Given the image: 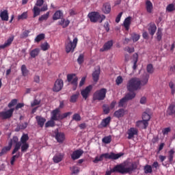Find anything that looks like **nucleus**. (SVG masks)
Segmentation results:
<instances>
[{
  "label": "nucleus",
  "mask_w": 175,
  "mask_h": 175,
  "mask_svg": "<svg viewBox=\"0 0 175 175\" xmlns=\"http://www.w3.org/2000/svg\"><path fill=\"white\" fill-rule=\"evenodd\" d=\"M137 169V165L132 163L129 167H125L122 164L116 165L113 169L105 172V175H111V173H120V174H131Z\"/></svg>",
  "instance_id": "obj_1"
},
{
  "label": "nucleus",
  "mask_w": 175,
  "mask_h": 175,
  "mask_svg": "<svg viewBox=\"0 0 175 175\" xmlns=\"http://www.w3.org/2000/svg\"><path fill=\"white\" fill-rule=\"evenodd\" d=\"M142 82L140 79L137 77L131 78L126 83V89L129 94H135V91H137L142 88Z\"/></svg>",
  "instance_id": "obj_2"
},
{
  "label": "nucleus",
  "mask_w": 175,
  "mask_h": 175,
  "mask_svg": "<svg viewBox=\"0 0 175 175\" xmlns=\"http://www.w3.org/2000/svg\"><path fill=\"white\" fill-rule=\"evenodd\" d=\"M121 157H122V154L121 153H118V154H116L114 152H111L110 154L109 153H104L102 154L99 156H96L94 159V160H93V162L94 163H98V162H102V161H103V158H105V159H113V160H116V159H118L119 158H121Z\"/></svg>",
  "instance_id": "obj_3"
},
{
  "label": "nucleus",
  "mask_w": 175,
  "mask_h": 175,
  "mask_svg": "<svg viewBox=\"0 0 175 175\" xmlns=\"http://www.w3.org/2000/svg\"><path fill=\"white\" fill-rule=\"evenodd\" d=\"M78 42L79 39L77 38H75L72 41L70 37H68L67 40L65 42L66 53H67V54H69V53H74L75 49L77 47Z\"/></svg>",
  "instance_id": "obj_4"
},
{
  "label": "nucleus",
  "mask_w": 175,
  "mask_h": 175,
  "mask_svg": "<svg viewBox=\"0 0 175 175\" xmlns=\"http://www.w3.org/2000/svg\"><path fill=\"white\" fill-rule=\"evenodd\" d=\"M88 17L91 23H102L103 20L106 19V16L100 15L98 12H92L88 14Z\"/></svg>",
  "instance_id": "obj_5"
},
{
  "label": "nucleus",
  "mask_w": 175,
  "mask_h": 175,
  "mask_svg": "<svg viewBox=\"0 0 175 175\" xmlns=\"http://www.w3.org/2000/svg\"><path fill=\"white\" fill-rule=\"evenodd\" d=\"M106 94H107V90L101 88L94 92L93 99L94 100H104L105 98H106Z\"/></svg>",
  "instance_id": "obj_6"
},
{
  "label": "nucleus",
  "mask_w": 175,
  "mask_h": 175,
  "mask_svg": "<svg viewBox=\"0 0 175 175\" xmlns=\"http://www.w3.org/2000/svg\"><path fill=\"white\" fill-rule=\"evenodd\" d=\"M136 96V93H128L120 100L118 103V107H124L125 105L128 103V100H132Z\"/></svg>",
  "instance_id": "obj_7"
},
{
  "label": "nucleus",
  "mask_w": 175,
  "mask_h": 175,
  "mask_svg": "<svg viewBox=\"0 0 175 175\" xmlns=\"http://www.w3.org/2000/svg\"><path fill=\"white\" fill-rule=\"evenodd\" d=\"M67 81L73 85V91H76V90H77V81H79V78L76 76V74H68L67 75Z\"/></svg>",
  "instance_id": "obj_8"
},
{
  "label": "nucleus",
  "mask_w": 175,
  "mask_h": 175,
  "mask_svg": "<svg viewBox=\"0 0 175 175\" xmlns=\"http://www.w3.org/2000/svg\"><path fill=\"white\" fill-rule=\"evenodd\" d=\"M8 144H11V148L12 146H13V144H15V147L12 152V155H14V154H16V152H17V151H18V150H20V148L21 147V142H18V137L16 136L13 137L12 139H11Z\"/></svg>",
  "instance_id": "obj_9"
},
{
  "label": "nucleus",
  "mask_w": 175,
  "mask_h": 175,
  "mask_svg": "<svg viewBox=\"0 0 175 175\" xmlns=\"http://www.w3.org/2000/svg\"><path fill=\"white\" fill-rule=\"evenodd\" d=\"M13 113H14V108H11L7 111H0L1 120H9L13 117Z\"/></svg>",
  "instance_id": "obj_10"
},
{
  "label": "nucleus",
  "mask_w": 175,
  "mask_h": 175,
  "mask_svg": "<svg viewBox=\"0 0 175 175\" xmlns=\"http://www.w3.org/2000/svg\"><path fill=\"white\" fill-rule=\"evenodd\" d=\"M64 88V81L62 79H57L55 81L54 86L53 88L54 92H59Z\"/></svg>",
  "instance_id": "obj_11"
},
{
  "label": "nucleus",
  "mask_w": 175,
  "mask_h": 175,
  "mask_svg": "<svg viewBox=\"0 0 175 175\" xmlns=\"http://www.w3.org/2000/svg\"><path fill=\"white\" fill-rule=\"evenodd\" d=\"M138 133H139V131L137 130V129L135 127H131L127 131V135H128L127 139L131 140V139H133L135 136H137Z\"/></svg>",
  "instance_id": "obj_12"
},
{
  "label": "nucleus",
  "mask_w": 175,
  "mask_h": 175,
  "mask_svg": "<svg viewBox=\"0 0 175 175\" xmlns=\"http://www.w3.org/2000/svg\"><path fill=\"white\" fill-rule=\"evenodd\" d=\"M55 138L57 140V143H64L65 141V134L58 131V129H56L55 131Z\"/></svg>",
  "instance_id": "obj_13"
},
{
  "label": "nucleus",
  "mask_w": 175,
  "mask_h": 175,
  "mask_svg": "<svg viewBox=\"0 0 175 175\" xmlns=\"http://www.w3.org/2000/svg\"><path fill=\"white\" fill-rule=\"evenodd\" d=\"M92 90V85H90L88 87H86L84 90L81 91V94L82 95L83 99H87L88 98V96L90 95V93Z\"/></svg>",
  "instance_id": "obj_14"
},
{
  "label": "nucleus",
  "mask_w": 175,
  "mask_h": 175,
  "mask_svg": "<svg viewBox=\"0 0 175 175\" xmlns=\"http://www.w3.org/2000/svg\"><path fill=\"white\" fill-rule=\"evenodd\" d=\"M135 126L137 128H141V129H146L148 126V122L144 120H138L135 123Z\"/></svg>",
  "instance_id": "obj_15"
},
{
  "label": "nucleus",
  "mask_w": 175,
  "mask_h": 175,
  "mask_svg": "<svg viewBox=\"0 0 175 175\" xmlns=\"http://www.w3.org/2000/svg\"><path fill=\"white\" fill-rule=\"evenodd\" d=\"M83 154H84V151L82 150H77L71 154V159H72V161H76V159H79Z\"/></svg>",
  "instance_id": "obj_16"
},
{
  "label": "nucleus",
  "mask_w": 175,
  "mask_h": 175,
  "mask_svg": "<svg viewBox=\"0 0 175 175\" xmlns=\"http://www.w3.org/2000/svg\"><path fill=\"white\" fill-rule=\"evenodd\" d=\"M59 109H55L52 111L51 112V119L54 121H59V116H60Z\"/></svg>",
  "instance_id": "obj_17"
},
{
  "label": "nucleus",
  "mask_w": 175,
  "mask_h": 175,
  "mask_svg": "<svg viewBox=\"0 0 175 175\" xmlns=\"http://www.w3.org/2000/svg\"><path fill=\"white\" fill-rule=\"evenodd\" d=\"M0 18L2 21H9V12H8V10H0Z\"/></svg>",
  "instance_id": "obj_18"
},
{
  "label": "nucleus",
  "mask_w": 175,
  "mask_h": 175,
  "mask_svg": "<svg viewBox=\"0 0 175 175\" xmlns=\"http://www.w3.org/2000/svg\"><path fill=\"white\" fill-rule=\"evenodd\" d=\"M145 6L146 9V12L149 14L152 13V10H154V5H152V2L150 0H146L145 2Z\"/></svg>",
  "instance_id": "obj_19"
},
{
  "label": "nucleus",
  "mask_w": 175,
  "mask_h": 175,
  "mask_svg": "<svg viewBox=\"0 0 175 175\" xmlns=\"http://www.w3.org/2000/svg\"><path fill=\"white\" fill-rule=\"evenodd\" d=\"M132 23V16H128L126 18L123 23V26L124 27L126 31H129L131 24Z\"/></svg>",
  "instance_id": "obj_20"
},
{
  "label": "nucleus",
  "mask_w": 175,
  "mask_h": 175,
  "mask_svg": "<svg viewBox=\"0 0 175 175\" xmlns=\"http://www.w3.org/2000/svg\"><path fill=\"white\" fill-rule=\"evenodd\" d=\"M150 109H148L146 110V111H144L142 113V120H144V121H146V122H148V121H150V120H151V112H150Z\"/></svg>",
  "instance_id": "obj_21"
},
{
  "label": "nucleus",
  "mask_w": 175,
  "mask_h": 175,
  "mask_svg": "<svg viewBox=\"0 0 175 175\" xmlns=\"http://www.w3.org/2000/svg\"><path fill=\"white\" fill-rule=\"evenodd\" d=\"M64 154L62 153H57L54 155L53 157V161L54 163H59V162H62V159H64Z\"/></svg>",
  "instance_id": "obj_22"
},
{
  "label": "nucleus",
  "mask_w": 175,
  "mask_h": 175,
  "mask_svg": "<svg viewBox=\"0 0 175 175\" xmlns=\"http://www.w3.org/2000/svg\"><path fill=\"white\" fill-rule=\"evenodd\" d=\"M111 47H113V40H109L104 44L103 47L100 49V51H108Z\"/></svg>",
  "instance_id": "obj_23"
},
{
  "label": "nucleus",
  "mask_w": 175,
  "mask_h": 175,
  "mask_svg": "<svg viewBox=\"0 0 175 175\" xmlns=\"http://www.w3.org/2000/svg\"><path fill=\"white\" fill-rule=\"evenodd\" d=\"M102 12L105 14H109L111 12V5L109 3H105L103 5Z\"/></svg>",
  "instance_id": "obj_24"
},
{
  "label": "nucleus",
  "mask_w": 175,
  "mask_h": 175,
  "mask_svg": "<svg viewBox=\"0 0 175 175\" xmlns=\"http://www.w3.org/2000/svg\"><path fill=\"white\" fill-rule=\"evenodd\" d=\"M14 40V37H10L3 44L0 45V49H6V47H9Z\"/></svg>",
  "instance_id": "obj_25"
},
{
  "label": "nucleus",
  "mask_w": 175,
  "mask_h": 175,
  "mask_svg": "<svg viewBox=\"0 0 175 175\" xmlns=\"http://www.w3.org/2000/svg\"><path fill=\"white\" fill-rule=\"evenodd\" d=\"M148 31L150 35L154 36V35H155V32H157V25H155V23H150L148 28Z\"/></svg>",
  "instance_id": "obj_26"
},
{
  "label": "nucleus",
  "mask_w": 175,
  "mask_h": 175,
  "mask_svg": "<svg viewBox=\"0 0 175 175\" xmlns=\"http://www.w3.org/2000/svg\"><path fill=\"white\" fill-rule=\"evenodd\" d=\"M62 17H64V12H62L61 10H57L54 13L53 16V20L55 21L62 18Z\"/></svg>",
  "instance_id": "obj_27"
},
{
  "label": "nucleus",
  "mask_w": 175,
  "mask_h": 175,
  "mask_svg": "<svg viewBox=\"0 0 175 175\" xmlns=\"http://www.w3.org/2000/svg\"><path fill=\"white\" fill-rule=\"evenodd\" d=\"M175 114V103L170 105L167 109V116H174Z\"/></svg>",
  "instance_id": "obj_28"
},
{
  "label": "nucleus",
  "mask_w": 175,
  "mask_h": 175,
  "mask_svg": "<svg viewBox=\"0 0 175 175\" xmlns=\"http://www.w3.org/2000/svg\"><path fill=\"white\" fill-rule=\"evenodd\" d=\"M36 119L38 125H39L40 128H43V126H44V122H46V118L42 116H36Z\"/></svg>",
  "instance_id": "obj_29"
},
{
  "label": "nucleus",
  "mask_w": 175,
  "mask_h": 175,
  "mask_svg": "<svg viewBox=\"0 0 175 175\" xmlns=\"http://www.w3.org/2000/svg\"><path fill=\"white\" fill-rule=\"evenodd\" d=\"M113 116L116 118H121V117L125 116V110L124 109H120L114 112Z\"/></svg>",
  "instance_id": "obj_30"
},
{
  "label": "nucleus",
  "mask_w": 175,
  "mask_h": 175,
  "mask_svg": "<svg viewBox=\"0 0 175 175\" xmlns=\"http://www.w3.org/2000/svg\"><path fill=\"white\" fill-rule=\"evenodd\" d=\"M99 75H100V68L98 67L95 71L92 73V77L94 81L96 82L99 80Z\"/></svg>",
  "instance_id": "obj_31"
},
{
  "label": "nucleus",
  "mask_w": 175,
  "mask_h": 175,
  "mask_svg": "<svg viewBox=\"0 0 175 175\" xmlns=\"http://www.w3.org/2000/svg\"><path fill=\"white\" fill-rule=\"evenodd\" d=\"M111 121V117L108 116L105 119H103V120L100 122V125L103 126V128H106L109 124H110V122Z\"/></svg>",
  "instance_id": "obj_32"
},
{
  "label": "nucleus",
  "mask_w": 175,
  "mask_h": 175,
  "mask_svg": "<svg viewBox=\"0 0 175 175\" xmlns=\"http://www.w3.org/2000/svg\"><path fill=\"white\" fill-rule=\"evenodd\" d=\"M21 70L22 76H23V77H27V76H28V75L29 74V70H28V69L27 68V66H25V64H23L21 66Z\"/></svg>",
  "instance_id": "obj_33"
},
{
  "label": "nucleus",
  "mask_w": 175,
  "mask_h": 175,
  "mask_svg": "<svg viewBox=\"0 0 175 175\" xmlns=\"http://www.w3.org/2000/svg\"><path fill=\"white\" fill-rule=\"evenodd\" d=\"M28 126V122H25V123H22L21 124H18L16 129V132H20V131H23L24 129H26V128Z\"/></svg>",
  "instance_id": "obj_34"
},
{
  "label": "nucleus",
  "mask_w": 175,
  "mask_h": 175,
  "mask_svg": "<svg viewBox=\"0 0 175 175\" xmlns=\"http://www.w3.org/2000/svg\"><path fill=\"white\" fill-rule=\"evenodd\" d=\"M133 57V70H136V69L137 68V61H139V55H137V53H134Z\"/></svg>",
  "instance_id": "obj_35"
},
{
  "label": "nucleus",
  "mask_w": 175,
  "mask_h": 175,
  "mask_svg": "<svg viewBox=\"0 0 175 175\" xmlns=\"http://www.w3.org/2000/svg\"><path fill=\"white\" fill-rule=\"evenodd\" d=\"M148 79H150V75L148 74H144L142 77V80H140L141 85H146L148 83Z\"/></svg>",
  "instance_id": "obj_36"
},
{
  "label": "nucleus",
  "mask_w": 175,
  "mask_h": 175,
  "mask_svg": "<svg viewBox=\"0 0 175 175\" xmlns=\"http://www.w3.org/2000/svg\"><path fill=\"white\" fill-rule=\"evenodd\" d=\"M40 53V49L38 48H36L35 49H33L31 51H30V56L31 58H36L39 55V53Z\"/></svg>",
  "instance_id": "obj_37"
},
{
  "label": "nucleus",
  "mask_w": 175,
  "mask_h": 175,
  "mask_svg": "<svg viewBox=\"0 0 175 175\" xmlns=\"http://www.w3.org/2000/svg\"><path fill=\"white\" fill-rule=\"evenodd\" d=\"M80 95L79 92H77L75 94H72L70 98V103H76L77 102V99H79V96Z\"/></svg>",
  "instance_id": "obj_38"
},
{
  "label": "nucleus",
  "mask_w": 175,
  "mask_h": 175,
  "mask_svg": "<svg viewBox=\"0 0 175 175\" xmlns=\"http://www.w3.org/2000/svg\"><path fill=\"white\" fill-rule=\"evenodd\" d=\"M175 151L174 149H171L168 152V161L170 163H173V159L174 158Z\"/></svg>",
  "instance_id": "obj_39"
},
{
  "label": "nucleus",
  "mask_w": 175,
  "mask_h": 175,
  "mask_svg": "<svg viewBox=\"0 0 175 175\" xmlns=\"http://www.w3.org/2000/svg\"><path fill=\"white\" fill-rule=\"evenodd\" d=\"M40 12H42L40 10V8H39L38 7H37L36 5H34L33 8V18H35V17H38V16L40 15Z\"/></svg>",
  "instance_id": "obj_40"
},
{
  "label": "nucleus",
  "mask_w": 175,
  "mask_h": 175,
  "mask_svg": "<svg viewBox=\"0 0 175 175\" xmlns=\"http://www.w3.org/2000/svg\"><path fill=\"white\" fill-rule=\"evenodd\" d=\"M50 16V12H47L46 14L42 15L39 18L38 21L42 23V21H46Z\"/></svg>",
  "instance_id": "obj_41"
},
{
  "label": "nucleus",
  "mask_w": 175,
  "mask_h": 175,
  "mask_svg": "<svg viewBox=\"0 0 175 175\" xmlns=\"http://www.w3.org/2000/svg\"><path fill=\"white\" fill-rule=\"evenodd\" d=\"M145 174H148V173H152V166L150 165H146L144 167Z\"/></svg>",
  "instance_id": "obj_42"
},
{
  "label": "nucleus",
  "mask_w": 175,
  "mask_h": 175,
  "mask_svg": "<svg viewBox=\"0 0 175 175\" xmlns=\"http://www.w3.org/2000/svg\"><path fill=\"white\" fill-rule=\"evenodd\" d=\"M55 120H48L46 124H45V128H49V126H51V128L55 126V122H54Z\"/></svg>",
  "instance_id": "obj_43"
},
{
  "label": "nucleus",
  "mask_w": 175,
  "mask_h": 175,
  "mask_svg": "<svg viewBox=\"0 0 175 175\" xmlns=\"http://www.w3.org/2000/svg\"><path fill=\"white\" fill-rule=\"evenodd\" d=\"M29 140V137H28V134H23L21 138L20 143L21 144H27V142Z\"/></svg>",
  "instance_id": "obj_44"
},
{
  "label": "nucleus",
  "mask_w": 175,
  "mask_h": 175,
  "mask_svg": "<svg viewBox=\"0 0 175 175\" xmlns=\"http://www.w3.org/2000/svg\"><path fill=\"white\" fill-rule=\"evenodd\" d=\"M131 39H132L133 42L135 43V42H137L139 40V39H140V35L137 34L136 33H133L131 34Z\"/></svg>",
  "instance_id": "obj_45"
},
{
  "label": "nucleus",
  "mask_w": 175,
  "mask_h": 175,
  "mask_svg": "<svg viewBox=\"0 0 175 175\" xmlns=\"http://www.w3.org/2000/svg\"><path fill=\"white\" fill-rule=\"evenodd\" d=\"M20 148H21L22 152H27V150L29 148V144L28 143L21 144Z\"/></svg>",
  "instance_id": "obj_46"
},
{
  "label": "nucleus",
  "mask_w": 175,
  "mask_h": 175,
  "mask_svg": "<svg viewBox=\"0 0 175 175\" xmlns=\"http://www.w3.org/2000/svg\"><path fill=\"white\" fill-rule=\"evenodd\" d=\"M10 150H12V144H10L8 146L3 148L1 152L3 155H4V154H6V152H8V151H10Z\"/></svg>",
  "instance_id": "obj_47"
},
{
  "label": "nucleus",
  "mask_w": 175,
  "mask_h": 175,
  "mask_svg": "<svg viewBox=\"0 0 175 175\" xmlns=\"http://www.w3.org/2000/svg\"><path fill=\"white\" fill-rule=\"evenodd\" d=\"M40 47H41V50H42V51H47V50H49L50 49V44H49L47 43V42H44L43 44H42Z\"/></svg>",
  "instance_id": "obj_48"
},
{
  "label": "nucleus",
  "mask_w": 175,
  "mask_h": 175,
  "mask_svg": "<svg viewBox=\"0 0 175 175\" xmlns=\"http://www.w3.org/2000/svg\"><path fill=\"white\" fill-rule=\"evenodd\" d=\"M146 71L148 73H150V75H152V73H154V66H152V64H149L147 65Z\"/></svg>",
  "instance_id": "obj_49"
},
{
  "label": "nucleus",
  "mask_w": 175,
  "mask_h": 175,
  "mask_svg": "<svg viewBox=\"0 0 175 175\" xmlns=\"http://www.w3.org/2000/svg\"><path fill=\"white\" fill-rule=\"evenodd\" d=\"M102 142L103 143H105V144H109L111 143V135L105 137L104 138H103Z\"/></svg>",
  "instance_id": "obj_50"
},
{
  "label": "nucleus",
  "mask_w": 175,
  "mask_h": 175,
  "mask_svg": "<svg viewBox=\"0 0 175 175\" xmlns=\"http://www.w3.org/2000/svg\"><path fill=\"white\" fill-rule=\"evenodd\" d=\"M169 87L171 90L172 95H174V94H175V83H174V82L170 81L169 83Z\"/></svg>",
  "instance_id": "obj_51"
},
{
  "label": "nucleus",
  "mask_w": 175,
  "mask_h": 175,
  "mask_svg": "<svg viewBox=\"0 0 175 175\" xmlns=\"http://www.w3.org/2000/svg\"><path fill=\"white\" fill-rule=\"evenodd\" d=\"M44 36H45L44 33H40L35 38V42H36L37 43H39V42L44 39Z\"/></svg>",
  "instance_id": "obj_52"
},
{
  "label": "nucleus",
  "mask_w": 175,
  "mask_h": 175,
  "mask_svg": "<svg viewBox=\"0 0 175 175\" xmlns=\"http://www.w3.org/2000/svg\"><path fill=\"white\" fill-rule=\"evenodd\" d=\"M18 158H20V152L12 156V157L11 158L10 164L12 165V166L14 165V162H16V159H18Z\"/></svg>",
  "instance_id": "obj_53"
},
{
  "label": "nucleus",
  "mask_w": 175,
  "mask_h": 175,
  "mask_svg": "<svg viewBox=\"0 0 175 175\" xmlns=\"http://www.w3.org/2000/svg\"><path fill=\"white\" fill-rule=\"evenodd\" d=\"M70 114H72V112H67L62 114L60 113V115L59 116V121H60L61 120H64V118H66V117L70 116Z\"/></svg>",
  "instance_id": "obj_54"
},
{
  "label": "nucleus",
  "mask_w": 175,
  "mask_h": 175,
  "mask_svg": "<svg viewBox=\"0 0 175 175\" xmlns=\"http://www.w3.org/2000/svg\"><path fill=\"white\" fill-rule=\"evenodd\" d=\"M70 114H72V112H67L62 114L60 113V115L59 116V121H60L61 120H64V118H66V117L70 116Z\"/></svg>",
  "instance_id": "obj_55"
},
{
  "label": "nucleus",
  "mask_w": 175,
  "mask_h": 175,
  "mask_svg": "<svg viewBox=\"0 0 175 175\" xmlns=\"http://www.w3.org/2000/svg\"><path fill=\"white\" fill-rule=\"evenodd\" d=\"M70 114H72V112H67L62 114L60 113V115L59 116V121H60L61 120H64V118H66V117L70 116Z\"/></svg>",
  "instance_id": "obj_56"
},
{
  "label": "nucleus",
  "mask_w": 175,
  "mask_h": 175,
  "mask_svg": "<svg viewBox=\"0 0 175 175\" xmlns=\"http://www.w3.org/2000/svg\"><path fill=\"white\" fill-rule=\"evenodd\" d=\"M17 102H18V100L14 98V99H12L10 103L8 104V107L10 109H12V107H13V106H16V105H17Z\"/></svg>",
  "instance_id": "obj_57"
},
{
  "label": "nucleus",
  "mask_w": 175,
  "mask_h": 175,
  "mask_svg": "<svg viewBox=\"0 0 175 175\" xmlns=\"http://www.w3.org/2000/svg\"><path fill=\"white\" fill-rule=\"evenodd\" d=\"M157 39L159 42H161V40H162V31L161 30V29H158L157 30Z\"/></svg>",
  "instance_id": "obj_58"
},
{
  "label": "nucleus",
  "mask_w": 175,
  "mask_h": 175,
  "mask_svg": "<svg viewBox=\"0 0 175 175\" xmlns=\"http://www.w3.org/2000/svg\"><path fill=\"white\" fill-rule=\"evenodd\" d=\"M103 109L105 114H109V113H110V107L108 105H104L103 106Z\"/></svg>",
  "instance_id": "obj_59"
},
{
  "label": "nucleus",
  "mask_w": 175,
  "mask_h": 175,
  "mask_svg": "<svg viewBox=\"0 0 175 175\" xmlns=\"http://www.w3.org/2000/svg\"><path fill=\"white\" fill-rule=\"evenodd\" d=\"M77 62L79 64V65H81L83 62H84V55L83 54H80L78 59H77Z\"/></svg>",
  "instance_id": "obj_60"
},
{
  "label": "nucleus",
  "mask_w": 175,
  "mask_h": 175,
  "mask_svg": "<svg viewBox=\"0 0 175 175\" xmlns=\"http://www.w3.org/2000/svg\"><path fill=\"white\" fill-rule=\"evenodd\" d=\"M124 81V79H122V77L118 76L116 79V83L117 85H120V84H122V82Z\"/></svg>",
  "instance_id": "obj_61"
},
{
  "label": "nucleus",
  "mask_w": 175,
  "mask_h": 175,
  "mask_svg": "<svg viewBox=\"0 0 175 175\" xmlns=\"http://www.w3.org/2000/svg\"><path fill=\"white\" fill-rule=\"evenodd\" d=\"M41 100L38 99H34L33 102L31 103V107H34V106H38V105H40Z\"/></svg>",
  "instance_id": "obj_62"
},
{
  "label": "nucleus",
  "mask_w": 175,
  "mask_h": 175,
  "mask_svg": "<svg viewBox=\"0 0 175 175\" xmlns=\"http://www.w3.org/2000/svg\"><path fill=\"white\" fill-rule=\"evenodd\" d=\"M72 120L75 121H81V116L79 113H75L72 116Z\"/></svg>",
  "instance_id": "obj_63"
},
{
  "label": "nucleus",
  "mask_w": 175,
  "mask_h": 175,
  "mask_svg": "<svg viewBox=\"0 0 175 175\" xmlns=\"http://www.w3.org/2000/svg\"><path fill=\"white\" fill-rule=\"evenodd\" d=\"M166 10L167 12H174V10H175V8H174V4H169L167 8H166Z\"/></svg>",
  "instance_id": "obj_64"
}]
</instances>
